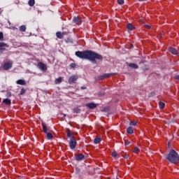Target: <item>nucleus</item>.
I'll list each match as a JSON object with an SVG mask.
<instances>
[{
    "label": "nucleus",
    "mask_w": 179,
    "mask_h": 179,
    "mask_svg": "<svg viewBox=\"0 0 179 179\" xmlns=\"http://www.w3.org/2000/svg\"><path fill=\"white\" fill-rule=\"evenodd\" d=\"M6 50V48H0V52H3L5 50Z\"/></svg>",
    "instance_id": "c9c22d12"
},
{
    "label": "nucleus",
    "mask_w": 179,
    "mask_h": 179,
    "mask_svg": "<svg viewBox=\"0 0 179 179\" xmlns=\"http://www.w3.org/2000/svg\"><path fill=\"white\" fill-rule=\"evenodd\" d=\"M140 150L139 148L136 147L134 150V153H139Z\"/></svg>",
    "instance_id": "7c9ffc66"
},
{
    "label": "nucleus",
    "mask_w": 179,
    "mask_h": 179,
    "mask_svg": "<svg viewBox=\"0 0 179 179\" xmlns=\"http://www.w3.org/2000/svg\"><path fill=\"white\" fill-rule=\"evenodd\" d=\"M72 135H73V133H72V131H71V130L68 129L67 138H69L70 140L72 139V138H75L74 136H72Z\"/></svg>",
    "instance_id": "f3484780"
},
{
    "label": "nucleus",
    "mask_w": 179,
    "mask_h": 179,
    "mask_svg": "<svg viewBox=\"0 0 179 179\" xmlns=\"http://www.w3.org/2000/svg\"><path fill=\"white\" fill-rule=\"evenodd\" d=\"M114 75H117L116 73H104L101 76H99L97 77L98 80H103V79H106V78H110L111 76H114Z\"/></svg>",
    "instance_id": "20e7f679"
},
{
    "label": "nucleus",
    "mask_w": 179,
    "mask_h": 179,
    "mask_svg": "<svg viewBox=\"0 0 179 179\" xmlns=\"http://www.w3.org/2000/svg\"><path fill=\"white\" fill-rule=\"evenodd\" d=\"M62 83V78L59 77L55 80V85H59Z\"/></svg>",
    "instance_id": "4be33fe9"
},
{
    "label": "nucleus",
    "mask_w": 179,
    "mask_h": 179,
    "mask_svg": "<svg viewBox=\"0 0 179 179\" xmlns=\"http://www.w3.org/2000/svg\"><path fill=\"white\" fill-rule=\"evenodd\" d=\"M37 66L38 69H41V71H47V65L43 62H38L37 64Z\"/></svg>",
    "instance_id": "0eeeda50"
},
{
    "label": "nucleus",
    "mask_w": 179,
    "mask_h": 179,
    "mask_svg": "<svg viewBox=\"0 0 179 179\" xmlns=\"http://www.w3.org/2000/svg\"><path fill=\"white\" fill-rule=\"evenodd\" d=\"M17 85H20L21 86H24L26 85V80L20 79L16 81Z\"/></svg>",
    "instance_id": "f8f14e48"
},
{
    "label": "nucleus",
    "mask_w": 179,
    "mask_h": 179,
    "mask_svg": "<svg viewBox=\"0 0 179 179\" xmlns=\"http://www.w3.org/2000/svg\"><path fill=\"white\" fill-rule=\"evenodd\" d=\"M45 134H46V138L48 141H51V139L54 138V136H52V134L50 132L45 133Z\"/></svg>",
    "instance_id": "412c9836"
},
{
    "label": "nucleus",
    "mask_w": 179,
    "mask_h": 179,
    "mask_svg": "<svg viewBox=\"0 0 179 179\" xmlns=\"http://www.w3.org/2000/svg\"><path fill=\"white\" fill-rule=\"evenodd\" d=\"M2 47H8V45L4 42H0V48H2Z\"/></svg>",
    "instance_id": "c85d7f7f"
},
{
    "label": "nucleus",
    "mask_w": 179,
    "mask_h": 179,
    "mask_svg": "<svg viewBox=\"0 0 179 179\" xmlns=\"http://www.w3.org/2000/svg\"><path fill=\"white\" fill-rule=\"evenodd\" d=\"M100 142H101V138L96 136L94 140V143H95V145H97V144L100 143Z\"/></svg>",
    "instance_id": "a211bd4d"
},
{
    "label": "nucleus",
    "mask_w": 179,
    "mask_h": 179,
    "mask_svg": "<svg viewBox=\"0 0 179 179\" xmlns=\"http://www.w3.org/2000/svg\"><path fill=\"white\" fill-rule=\"evenodd\" d=\"M145 27H146V29H151L150 25H148V24L145 25Z\"/></svg>",
    "instance_id": "a19ab883"
},
{
    "label": "nucleus",
    "mask_w": 179,
    "mask_h": 179,
    "mask_svg": "<svg viewBox=\"0 0 179 179\" xmlns=\"http://www.w3.org/2000/svg\"><path fill=\"white\" fill-rule=\"evenodd\" d=\"M123 157L124 159H128V157H129V155L126 154L124 156H123Z\"/></svg>",
    "instance_id": "ea45409f"
},
{
    "label": "nucleus",
    "mask_w": 179,
    "mask_h": 179,
    "mask_svg": "<svg viewBox=\"0 0 179 179\" xmlns=\"http://www.w3.org/2000/svg\"><path fill=\"white\" fill-rule=\"evenodd\" d=\"M0 41H3V33L0 32Z\"/></svg>",
    "instance_id": "473e14b6"
},
{
    "label": "nucleus",
    "mask_w": 179,
    "mask_h": 179,
    "mask_svg": "<svg viewBox=\"0 0 179 179\" xmlns=\"http://www.w3.org/2000/svg\"><path fill=\"white\" fill-rule=\"evenodd\" d=\"M159 108L163 109L164 107H166V103H164L162 101L159 102Z\"/></svg>",
    "instance_id": "b1692460"
},
{
    "label": "nucleus",
    "mask_w": 179,
    "mask_h": 179,
    "mask_svg": "<svg viewBox=\"0 0 179 179\" xmlns=\"http://www.w3.org/2000/svg\"><path fill=\"white\" fill-rule=\"evenodd\" d=\"M175 79L179 80V75L175 76Z\"/></svg>",
    "instance_id": "79ce46f5"
},
{
    "label": "nucleus",
    "mask_w": 179,
    "mask_h": 179,
    "mask_svg": "<svg viewBox=\"0 0 179 179\" xmlns=\"http://www.w3.org/2000/svg\"><path fill=\"white\" fill-rule=\"evenodd\" d=\"M117 156H118V153L116 151H113L112 152V157H117Z\"/></svg>",
    "instance_id": "2f4dec72"
},
{
    "label": "nucleus",
    "mask_w": 179,
    "mask_h": 179,
    "mask_svg": "<svg viewBox=\"0 0 179 179\" xmlns=\"http://www.w3.org/2000/svg\"><path fill=\"white\" fill-rule=\"evenodd\" d=\"M124 145L125 146H129V145H131V142L128 140L124 139Z\"/></svg>",
    "instance_id": "cd10ccee"
},
{
    "label": "nucleus",
    "mask_w": 179,
    "mask_h": 179,
    "mask_svg": "<svg viewBox=\"0 0 179 179\" xmlns=\"http://www.w3.org/2000/svg\"><path fill=\"white\" fill-rule=\"evenodd\" d=\"M63 117H66V114H64V115H63Z\"/></svg>",
    "instance_id": "a18cd8bd"
},
{
    "label": "nucleus",
    "mask_w": 179,
    "mask_h": 179,
    "mask_svg": "<svg viewBox=\"0 0 179 179\" xmlns=\"http://www.w3.org/2000/svg\"><path fill=\"white\" fill-rule=\"evenodd\" d=\"M151 94H155V93H153V92H151Z\"/></svg>",
    "instance_id": "49530a36"
},
{
    "label": "nucleus",
    "mask_w": 179,
    "mask_h": 179,
    "mask_svg": "<svg viewBox=\"0 0 179 179\" xmlns=\"http://www.w3.org/2000/svg\"><path fill=\"white\" fill-rule=\"evenodd\" d=\"M34 3H36V1L35 0H29L28 1L29 6H34Z\"/></svg>",
    "instance_id": "5701e85b"
},
{
    "label": "nucleus",
    "mask_w": 179,
    "mask_h": 179,
    "mask_svg": "<svg viewBox=\"0 0 179 179\" xmlns=\"http://www.w3.org/2000/svg\"><path fill=\"white\" fill-rule=\"evenodd\" d=\"M3 103H4V104H6V106H10V104H12V101L8 98L4 99L3 100Z\"/></svg>",
    "instance_id": "dca6fc26"
},
{
    "label": "nucleus",
    "mask_w": 179,
    "mask_h": 179,
    "mask_svg": "<svg viewBox=\"0 0 179 179\" xmlns=\"http://www.w3.org/2000/svg\"><path fill=\"white\" fill-rule=\"evenodd\" d=\"M20 31H26V25H21L20 27Z\"/></svg>",
    "instance_id": "bb28decb"
},
{
    "label": "nucleus",
    "mask_w": 179,
    "mask_h": 179,
    "mask_svg": "<svg viewBox=\"0 0 179 179\" xmlns=\"http://www.w3.org/2000/svg\"><path fill=\"white\" fill-rule=\"evenodd\" d=\"M75 54L78 58L88 59V61H91L92 64H97L96 59L103 61V56L92 50L77 51Z\"/></svg>",
    "instance_id": "f257e3e1"
},
{
    "label": "nucleus",
    "mask_w": 179,
    "mask_h": 179,
    "mask_svg": "<svg viewBox=\"0 0 179 179\" xmlns=\"http://www.w3.org/2000/svg\"><path fill=\"white\" fill-rule=\"evenodd\" d=\"M73 22L76 23V24H79V23H82V19L79 17H73Z\"/></svg>",
    "instance_id": "9d476101"
},
{
    "label": "nucleus",
    "mask_w": 179,
    "mask_h": 179,
    "mask_svg": "<svg viewBox=\"0 0 179 179\" xmlns=\"http://www.w3.org/2000/svg\"><path fill=\"white\" fill-rule=\"evenodd\" d=\"M14 29H17V28H16V27H14Z\"/></svg>",
    "instance_id": "de8ad7c7"
},
{
    "label": "nucleus",
    "mask_w": 179,
    "mask_h": 179,
    "mask_svg": "<svg viewBox=\"0 0 179 179\" xmlns=\"http://www.w3.org/2000/svg\"><path fill=\"white\" fill-rule=\"evenodd\" d=\"M127 30L132 31V30H135V27L132 24L128 23L127 24Z\"/></svg>",
    "instance_id": "4468645a"
},
{
    "label": "nucleus",
    "mask_w": 179,
    "mask_h": 179,
    "mask_svg": "<svg viewBox=\"0 0 179 179\" xmlns=\"http://www.w3.org/2000/svg\"><path fill=\"white\" fill-rule=\"evenodd\" d=\"M56 37L57 38H59L60 40H62V38H64V33H62L61 31H57L56 33Z\"/></svg>",
    "instance_id": "ddd939ff"
},
{
    "label": "nucleus",
    "mask_w": 179,
    "mask_h": 179,
    "mask_svg": "<svg viewBox=\"0 0 179 179\" xmlns=\"http://www.w3.org/2000/svg\"><path fill=\"white\" fill-rule=\"evenodd\" d=\"M66 43L67 44H72L73 43V39L71 38H68L66 40Z\"/></svg>",
    "instance_id": "393cba45"
},
{
    "label": "nucleus",
    "mask_w": 179,
    "mask_h": 179,
    "mask_svg": "<svg viewBox=\"0 0 179 179\" xmlns=\"http://www.w3.org/2000/svg\"><path fill=\"white\" fill-rule=\"evenodd\" d=\"M117 3L119 5H124V0H117Z\"/></svg>",
    "instance_id": "72a5a7b5"
},
{
    "label": "nucleus",
    "mask_w": 179,
    "mask_h": 179,
    "mask_svg": "<svg viewBox=\"0 0 179 179\" xmlns=\"http://www.w3.org/2000/svg\"><path fill=\"white\" fill-rule=\"evenodd\" d=\"M77 144H78V142L76 141V138H71V139L69 140V146L70 149H71L72 150H73V149L76 148Z\"/></svg>",
    "instance_id": "7ed1b4c3"
},
{
    "label": "nucleus",
    "mask_w": 179,
    "mask_h": 179,
    "mask_svg": "<svg viewBox=\"0 0 179 179\" xmlns=\"http://www.w3.org/2000/svg\"><path fill=\"white\" fill-rule=\"evenodd\" d=\"M2 13V10H1V8H0V15Z\"/></svg>",
    "instance_id": "c03bdc74"
},
{
    "label": "nucleus",
    "mask_w": 179,
    "mask_h": 179,
    "mask_svg": "<svg viewBox=\"0 0 179 179\" xmlns=\"http://www.w3.org/2000/svg\"><path fill=\"white\" fill-rule=\"evenodd\" d=\"M85 159V155L83 154H78L76 155V160L77 162H82Z\"/></svg>",
    "instance_id": "1a4fd4ad"
},
{
    "label": "nucleus",
    "mask_w": 179,
    "mask_h": 179,
    "mask_svg": "<svg viewBox=\"0 0 179 179\" xmlns=\"http://www.w3.org/2000/svg\"><path fill=\"white\" fill-rule=\"evenodd\" d=\"M169 52H171V54H173V55H178V52L174 48H170L169 49Z\"/></svg>",
    "instance_id": "9b49d317"
},
{
    "label": "nucleus",
    "mask_w": 179,
    "mask_h": 179,
    "mask_svg": "<svg viewBox=\"0 0 179 179\" xmlns=\"http://www.w3.org/2000/svg\"><path fill=\"white\" fill-rule=\"evenodd\" d=\"M42 127H43V131L44 134H47L48 131V129L47 127V124L45 123H42Z\"/></svg>",
    "instance_id": "6ab92c4d"
},
{
    "label": "nucleus",
    "mask_w": 179,
    "mask_h": 179,
    "mask_svg": "<svg viewBox=\"0 0 179 179\" xmlns=\"http://www.w3.org/2000/svg\"><path fill=\"white\" fill-rule=\"evenodd\" d=\"M70 66H71V68H76V64H75V63H71V64H70Z\"/></svg>",
    "instance_id": "f704fd0d"
},
{
    "label": "nucleus",
    "mask_w": 179,
    "mask_h": 179,
    "mask_svg": "<svg viewBox=\"0 0 179 179\" xmlns=\"http://www.w3.org/2000/svg\"><path fill=\"white\" fill-rule=\"evenodd\" d=\"M86 107L90 108V110H93V108H96V107H97V104L94 103H88L86 104Z\"/></svg>",
    "instance_id": "6e6552de"
},
{
    "label": "nucleus",
    "mask_w": 179,
    "mask_h": 179,
    "mask_svg": "<svg viewBox=\"0 0 179 179\" xmlns=\"http://www.w3.org/2000/svg\"><path fill=\"white\" fill-rule=\"evenodd\" d=\"M13 66L12 62H6L3 65V71H8V69H10Z\"/></svg>",
    "instance_id": "423d86ee"
},
{
    "label": "nucleus",
    "mask_w": 179,
    "mask_h": 179,
    "mask_svg": "<svg viewBox=\"0 0 179 179\" xmlns=\"http://www.w3.org/2000/svg\"><path fill=\"white\" fill-rule=\"evenodd\" d=\"M99 96H104V93H99Z\"/></svg>",
    "instance_id": "37998d69"
},
{
    "label": "nucleus",
    "mask_w": 179,
    "mask_h": 179,
    "mask_svg": "<svg viewBox=\"0 0 179 179\" xmlns=\"http://www.w3.org/2000/svg\"><path fill=\"white\" fill-rule=\"evenodd\" d=\"M80 172V169L79 168H76V173H79Z\"/></svg>",
    "instance_id": "4c0bfd02"
},
{
    "label": "nucleus",
    "mask_w": 179,
    "mask_h": 179,
    "mask_svg": "<svg viewBox=\"0 0 179 179\" xmlns=\"http://www.w3.org/2000/svg\"><path fill=\"white\" fill-rule=\"evenodd\" d=\"M130 68H132L133 69H138L139 68V66L135 63H130L128 64Z\"/></svg>",
    "instance_id": "2eb2a0df"
},
{
    "label": "nucleus",
    "mask_w": 179,
    "mask_h": 179,
    "mask_svg": "<svg viewBox=\"0 0 179 179\" xmlns=\"http://www.w3.org/2000/svg\"><path fill=\"white\" fill-rule=\"evenodd\" d=\"M166 160L172 164H177L179 163V155L175 150H171L166 157Z\"/></svg>",
    "instance_id": "f03ea898"
},
{
    "label": "nucleus",
    "mask_w": 179,
    "mask_h": 179,
    "mask_svg": "<svg viewBox=\"0 0 179 179\" xmlns=\"http://www.w3.org/2000/svg\"><path fill=\"white\" fill-rule=\"evenodd\" d=\"M86 89H87V87H85V86H81V87H80V90H86Z\"/></svg>",
    "instance_id": "58836bf2"
},
{
    "label": "nucleus",
    "mask_w": 179,
    "mask_h": 179,
    "mask_svg": "<svg viewBox=\"0 0 179 179\" xmlns=\"http://www.w3.org/2000/svg\"><path fill=\"white\" fill-rule=\"evenodd\" d=\"M24 93H26V89L22 88L20 94L21 96H23V94H24Z\"/></svg>",
    "instance_id": "c756f323"
},
{
    "label": "nucleus",
    "mask_w": 179,
    "mask_h": 179,
    "mask_svg": "<svg viewBox=\"0 0 179 179\" xmlns=\"http://www.w3.org/2000/svg\"><path fill=\"white\" fill-rule=\"evenodd\" d=\"M127 134H129V135H132L134 134V127H129L127 129Z\"/></svg>",
    "instance_id": "aec40b11"
},
{
    "label": "nucleus",
    "mask_w": 179,
    "mask_h": 179,
    "mask_svg": "<svg viewBox=\"0 0 179 179\" xmlns=\"http://www.w3.org/2000/svg\"><path fill=\"white\" fill-rule=\"evenodd\" d=\"M131 125H133V127H136V122H131Z\"/></svg>",
    "instance_id": "e433bc0d"
},
{
    "label": "nucleus",
    "mask_w": 179,
    "mask_h": 179,
    "mask_svg": "<svg viewBox=\"0 0 179 179\" xmlns=\"http://www.w3.org/2000/svg\"><path fill=\"white\" fill-rule=\"evenodd\" d=\"M79 77L78 76L72 75L69 77L68 82L69 85H73V83H76Z\"/></svg>",
    "instance_id": "39448f33"
},
{
    "label": "nucleus",
    "mask_w": 179,
    "mask_h": 179,
    "mask_svg": "<svg viewBox=\"0 0 179 179\" xmlns=\"http://www.w3.org/2000/svg\"><path fill=\"white\" fill-rule=\"evenodd\" d=\"M73 113H76V114H79V113H80L81 110L79 108H75L74 109H73Z\"/></svg>",
    "instance_id": "a878e982"
}]
</instances>
